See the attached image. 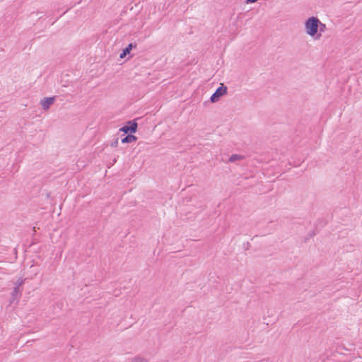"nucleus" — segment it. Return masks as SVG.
<instances>
[{
	"label": "nucleus",
	"instance_id": "4",
	"mask_svg": "<svg viewBox=\"0 0 362 362\" xmlns=\"http://www.w3.org/2000/svg\"><path fill=\"white\" fill-rule=\"evenodd\" d=\"M55 97L45 98L41 100L42 107L44 110H47L54 103Z\"/></svg>",
	"mask_w": 362,
	"mask_h": 362
},
{
	"label": "nucleus",
	"instance_id": "6",
	"mask_svg": "<svg viewBox=\"0 0 362 362\" xmlns=\"http://www.w3.org/2000/svg\"><path fill=\"white\" fill-rule=\"evenodd\" d=\"M21 293H22V291L21 290V288H18V287H14L13 290V291L11 293V303L13 300L19 298L21 297Z\"/></svg>",
	"mask_w": 362,
	"mask_h": 362
},
{
	"label": "nucleus",
	"instance_id": "8",
	"mask_svg": "<svg viewBox=\"0 0 362 362\" xmlns=\"http://www.w3.org/2000/svg\"><path fill=\"white\" fill-rule=\"evenodd\" d=\"M243 158V156H240V155H238V154H232L229 159H228V161L229 162H235L236 160H241Z\"/></svg>",
	"mask_w": 362,
	"mask_h": 362
},
{
	"label": "nucleus",
	"instance_id": "11",
	"mask_svg": "<svg viewBox=\"0 0 362 362\" xmlns=\"http://www.w3.org/2000/svg\"><path fill=\"white\" fill-rule=\"evenodd\" d=\"M117 144H118V138H116L114 141H112L110 144V146L111 147H116L117 146Z\"/></svg>",
	"mask_w": 362,
	"mask_h": 362
},
{
	"label": "nucleus",
	"instance_id": "13",
	"mask_svg": "<svg viewBox=\"0 0 362 362\" xmlns=\"http://www.w3.org/2000/svg\"><path fill=\"white\" fill-rule=\"evenodd\" d=\"M315 235V233L314 231H312L311 233H310L308 234L309 237H313V236H314Z\"/></svg>",
	"mask_w": 362,
	"mask_h": 362
},
{
	"label": "nucleus",
	"instance_id": "5",
	"mask_svg": "<svg viewBox=\"0 0 362 362\" xmlns=\"http://www.w3.org/2000/svg\"><path fill=\"white\" fill-rule=\"evenodd\" d=\"M136 47V44L135 42L129 43L127 47L122 49V52L120 54L119 57L122 59L125 57L127 54L130 53L131 50Z\"/></svg>",
	"mask_w": 362,
	"mask_h": 362
},
{
	"label": "nucleus",
	"instance_id": "3",
	"mask_svg": "<svg viewBox=\"0 0 362 362\" xmlns=\"http://www.w3.org/2000/svg\"><path fill=\"white\" fill-rule=\"evenodd\" d=\"M228 88L222 84L219 86L216 91L211 95L210 98V101L213 103H216L219 100L221 97L225 95L228 93Z\"/></svg>",
	"mask_w": 362,
	"mask_h": 362
},
{
	"label": "nucleus",
	"instance_id": "7",
	"mask_svg": "<svg viewBox=\"0 0 362 362\" xmlns=\"http://www.w3.org/2000/svg\"><path fill=\"white\" fill-rule=\"evenodd\" d=\"M123 139H122V143L123 144H128L133 141H136L137 140V137L132 134H127Z\"/></svg>",
	"mask_w": 362,
	"mask_h": 362
},
{
	"label": "nucleus",
	"instance_id": "10",
	"mask_svg": "<svg viewBox=\"0 0 362 362\" xmlns=\"http://www.w3.org/2000/svg\"><path fill=\"white\" fill-rule=\"evenodd\" d=\"M325 29H326V25L320 21L319 28H318L320 33H321L322 32H325Z\"/></svg>",
	"mask_w": 362,
	"mask_h": 362
},
{
	"label": "nucleus",
	"instance_id": "9",
	"mask_svg": "<svg viewBox=\"0 0 362 362\" xmlns=\"http://www.w3.org/2000/svg\"><path fill=\"white\" fill-rule=\"evenodd\" d=\"M24 279L22 278H19L16 282H15V287H18L20 288V287L24 284Z\"/></svg>",
	"mask_w": 362,
	"mask_h": 362
},
{
	"label": "nucleus",
	"instance_id": "12",
	"mask_svg": "<svg viewBox=\"0 0 362 362\" xmlns=\"http://www.w3.org/2000/svg\"><path fill=\"white\" fill-rule=\"evenodd\" d=\"M258 0H246L245 2L247 4H252V3H255L256 1H257Z\"/></svg>",
	"mask_w": 362,
	"mask_h": 362
},
{
	"label": "nucleus",
	"instance_id": "1",
	"mask_svg": "<svg viewBox=\"0 0 362 362\" xmlns=\"http://www.w3.org/2000/svg\"><path fill=\"white\" fill-rule=\"evenodd\" d=\"M320 20L315 16L308 18L305 23V28L308 35L317 40L321 37V33L318 32Z\"/></svg>",
	"mask_w": 362,
	"mask_h": 362
},
{
	"label": "nucleus",
	"instance_id": "2",
	"mask_svg": "<svg viewBox=\"0 0 362 362\" xmlns=\"http://www.w3.org/2000/svg\"><path fill=\"white\" fill-rule=\"evenodd\" d=\"M136 119L128 121L124 126L119 129V132H122L124 134H134L137 132L138 124Z\"/></svg>",
	"mask_w": 362,
	"mask_h": 362
}]
</instances>
